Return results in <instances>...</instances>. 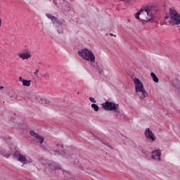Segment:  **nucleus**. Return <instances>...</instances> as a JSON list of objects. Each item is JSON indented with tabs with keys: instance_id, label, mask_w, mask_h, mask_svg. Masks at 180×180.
Segmentation results:
<instances>
[{
	"instance_id": "f257e3e1",
	"label": "nucleus",
	"mask_w": 180,
	"mask_h": 180,
	"mask_svg": "<svg viewBox=\"0 0 180 180\" xmlns=\"http://www.w3.org/2000/svg\"><path fill=\"white\" fill-rule=\"evenodd\" d=\"M78 56L86 60V61H89L90 63H95V54L92 51L88 49L87 48H84L77 52Z\"/></svg>"
},
{
	"instance_id": "f03ea898",
	"label": "nucleus",
	"mask_w": 180,
	"mask_h": 180,
	"mask_svg": "<svg viewBox=\"0 0 180 180\" xmlns=\"http://www.w3.org/2000/svg\"><path fill=\"white\" fill-rule=\"evenodd\" d=\"M169 13L170 15L169 23H170L172 26L180 25V14L176 11L175 8H170Z\"/></svg>"
},
{
	"instance_id": "7ed1b4c3",
	"label": "nucleus",
	"mask_w": 180,
	"mask_h": 180,
	"mask_svg": "<svg viewBox=\"0 0 180 180\" xmlns=\"http://www.w3.org/2000/svg\"><path fill=\"white\" fill-rule=\"evenodd\" d=\"M134 82L135 84L136 92H141V94L139 96V98L141 99H144V98L147 96V91H146V89L144 88V85H143V82H141V81H140L137 77L134 79Z\"/></svg>"
},
{
	"instance_id": "20e7f679",
	"label": "nucleus",
	"mask_w": 180,
	"mask_h": 180,
	"mask_svg": "<svg viewBox=\"0 0 180 180\" xmlns=\"http://www.w3.org/2000/svg\"><path fill=\"white\" fill-rule=\"evenodd\" d=\"M102 106L103 108V109L105 110H110V112H115V115L117 116V117H119V110H117V109H119V104H116L115 102H112V101H105V103H103Z\"/></svg>"
},
{
	"instance_id": "39448f33",
	"label": "nucleus",
	"mask_w": 180,
	"mask_h": 180,
	"mask_svg": "<svg viewBox=\"0 0 180 180\" xmlns=\"http://www.w3.org/2000/svg\"><path fill=\"white\" fill-rule=\"evenodd\" d=\"M79 162L81 164H88V162H89V160L85 158V157H83L82 155H79V158L75 159V160L74 161L75 165H78L80 169L84 170V167L79 165Z\"/></svg>"
},
{
	"instance_id": "423d86ee",
	"label": "nucleus",
	"mask_w": 180,
	"mask_h": 180,
	"mask_svg": "<svg viewBox=\"0 0 180 180\" xmlns=\"http://www.w3.org/2000/svg\"><path fill=\"white\" fill-rule=\"evenodd\" d=\"M30 134L34 138V143H37V144H43V141H44V137L39 135L34 132V131H31Z\"/></svg>"
},
{
	"instance_id": "0eeeda50",
	"label": "nucleus",
	"mask_w": 180,
	"mask_h": 180,
	"mask_svg": "<svg viewBox=\"0 0 180 180\" xmlns=\"http://www.w3.org/2000/svg\"><path fill=\"white\" fill-rule=\"evenodd\" d=\"M144 136L147 140H150L152 142L157 140V137H155V135H154V133H153V131L150 128H147L145 130Z\"/></svg>"
},
{
	"instance_id": "6e6552de",
	"label": "nucleus",
	"mask_w": 180,
	"mask_h": 180,
	"mask_svg": "<svg viewBox=\"0 0 180 180\" xmlns=\"http://www.w3.org/2000/svg\"><path fill=\"white\" fill-rule=\"evenodd\" d=\"M13 158H16L17 161H19L20 162H21L22 164H24V165L27 164V162H29L27 161V159H26V156H25L22 154L14 153L13 155Z\"/></svg>"
},
{
	"instance_id": "1a4fd4ad",
	"label": "nucleus",
	"mask_w": 180,
	"mask_h": 180,
	"mask_svg": "<svg viewBox=\"0 0 180 180\" xmlns=\"http://www.w3.org/2000/svg\"><path fill=\"white\" fill-rule=\"evenodd\" d=\"M142 12H144L143 9H141L139 11H138L135 14L136 19H139V20H140V22H142V23H144L145 22H151V20H153V16H151L150 18H148L146 17L145 19H143L142 18H140V15L141 16V13Z\"/></svg>"
},
{
	"instance_id": "9d476101",
	"label": "nucleus",
	"mask_w": 180,
	"mask_h": 180,
	"mask_svg": "<svg viewBox=\"0 0 180 180\" xmlns=\"http://www.w3.org/2000/svg\"><path fill=\"white\" fill-rule=\"evenodd\" d=\"M45 166L46 167V168L51 169V171L61 170V167L60 166H58L57 164H56V162H46L45 164Z\"/></svg>"
},
{
	"instance_id": "9b49d317",
	"label": "nucleus",
	"mask_w": 180,
	"mask_h": 180,
	"mask_svg": "<svg viewBox=\"0 0 180 180\" xmlns=\"http://www.w3.org/2000/svg\"><path fill=\"white\" fill-rule=\"evenodd\" d=\"M56 23V25H59V26H58V28H57V32L59 33V34L64 33V30L63 29V27H61V26H63V25H64V23H65V20H59L58 19Z\"/></svg>"
},
{
	"instance_id": "f8f14e48",
	"label": "nucleus",
	"mask_w": 180,
	"mask_h": 180,
	"mask_svg": "<svg viewBox=\"0 0 180 180\" xmlns=\"http://www.w3.org/2000/svg\"><path fill=\"white\" fill-rule=\"evenodd\" d=\"M62 11H63V12H70V11H71V4L65 1L62 6Z\"/></svg>"
},
{
	"instance_id": "ddd939ff",
	"label": "nucleus",
	"mask_w": 180,
	"mask_h": 180,
	"mask_svg": "<svg viewBox=\"0 0 180 180\" xmlns=\"http://www.w3.org/2000/svg\"><path fill=\"white\" fill-rule=\"evenodd\" d=\"M20 58H22V60H27L32 57L30 53L28 52L26 53H22L19 55Z\"/></svg>"
},
{
	"instance_id": "4468645a",
	"label": "nucleus",
	"mask_w": 180,
	"mask_h": 180,
	"mask_svg": "<svg viewBox=\"0 0 180 180\" xmlns=\"http://www.w3.org/2000/svg\"><path fill=\"white\" fill-rule=\"evenodd\" d=\"M0 154H1V155L5 157L6 158H9V157H11V152L6 151V150L5 149H1L0 150Z\"/></svg>"
},
{
	"instance_id": "2eb2a0df",
	"label": "nucleus",
	"mask_w": 180,
	"mask_h": 180,
	"mask_svg": "<svg viewBox=\"0 0 180 180\" xmlns=\"http://www.w3.org/2000/svg\"><path fill=\"white\" fill-rule=\"evenodd\" d=\"M60 172H62L63 175L64 176L65 180L68 179V178H70V176H71V174H70V172L65 171V170H63L60 168V170H59Z\"/></svg>"
},
{
	"instance_id": "dca6fc26",
	"label": "nucleus",
	"mask_w": 180,
	"mask_h": 180,
	"mask_svg": "<svg viewBox=\"0 0 180 180\" xmlns=\"http://www.w3.org/2000/svg\"><path fill=\"white\" fill-rule=\"evenodd\" d=\"M152 154H154L156 157H158V161H161V150H155V151L152 152Z\"/></svg>"
},
{
	"instance_id": "f3484780",
	"label": "nucleus",
	"mask_w": 180,
	"mask_h": 180,
	"mask_svg": "<svg viewBox=\"0 0 180 180\" xmlns=\"http://www.w3.org/2000/svg\"><path fill=\"white\" fill-rule=\"evenodd\" d=\"M150 77L153 78V80L154 81V82H158L159 79L158 77H157V75H155V74L154 72H151L150 73Z\"/></svg>"
},
{
	"instance_id": "a211bd4d",
	"label": "nucleus",
	"mask_w": 180,
	"mask_h": 180,
	"mask_svg": "<svg viewBox=\"0 0 180 180\" xmlns=\"http://www.w3.org/2000/svg\"><path fill=\"white\" fill-rule=\"evenodd\" d=\"M31 80L24 79L22 80V85L23 86H29L31 84Z\"/></svg>"
},
{
	"instance_id": "6ab92c4d",
	"label": "nucleus",
	"mask_w": 180,
	"mask_h": 180,
	"mask_svg": "<svg viewBox=\"0 0 180 180\" xmlns=\"http://www.w3.org/2000/svg\"><path fill=\"white\" fill-rule=\"evenodd\" d=\"M41 78H42V79H50V75H49L48 72H45L41 75Z\"/></svg>"
},
{
	"instance_id": "aec40b11",
	"label": "nucleus",
	"mask_w": 180,
	"mask_h": 180,
	"mask_svg": "<svg viewBox=\"0 0 180 180\" xmlns=\"http://www.w3.org/2000/svg\"><path fill=\"white\" fill-rule=\"evenodd\" d=\"M91 108L94 109V112H98L99 110V106L96 103L91 104Z\"/></svg>"
},
{
	"instance_id": "412c9836",
	"label": "nucleus",
	"mask_w": 180,
	"mask_h": 180,
	"mask_svg": "<svg viewBox=\"0 0 180 180\" xmlns=\"http://www.w3.org/2000/svg\"><path fill=\"white\" fill-rule=\"evenodd\" d=\"M57 20H58L57 18L53 16V18L51 20L52 23H53V25H54L57 22Z\"/></svg>"
},
{
	"instance_id": "4be33fe9",
	"label": "nucleus",
	"mask_w": 180,
	"mask_h": 180,
	"mask_svg": "<svg viewBox=\"0 0 180 180\" xmlns=\"http://www.w3.org/2000/svg\"><path fill=\"white\" fill-rule=\"evenodd\" d=\"M144 11L146 12L147 15H148V13H150V7H145Z\"/></svg>"
},
{
	"instance_id": "5701e85b",
	"label": "nucleus",
	"mask_w": 180,
	"mask_h": 180,
	"mask_svg": "<svg viewBox=\"0 0 180 180\" xmlns=\"http://www.w3.org/2000/svg\"><path fill=\"white\" fill-rule=\"evenodd\" d=\"M90 102H93V103H96V100L94 98V97H89Z\"/></svg>"
},
{
	"instance_id": "b1692460",
	"label": "nucleus",
	"mask_w": 180,
	"mask_h": 180,
	"mask_svg": "<svg viewBox=\"0 0 180 180\" xmlns=\"http://www.w3.org/2000/svg\"><path fill=\"white\" fill-rule=\"evenodd\" d=\"M56 147H58V150H60V148H63L64 146H63V144L57 143Z\"/></svg>"
},
{
	"instance_id": "393cba45",
	"label": "nucleus",
	"mask_w": 180,
	"mask_h": 180,
	"mask_svg": "<svg viewBox=\"0 0 180 180\" xmlns=\"http://www.w3.org/2000/svg\"><path fill=\"white\" fill-rule=\"evenodd\" d=\"M46 16L49 19H51V20L53 18V16L50 13H46Z\"/></svg>"
},
{
	"instance_id": "a878e982",
	"label": "nucleus",
	"mask_w": 180,
	"mask_h": 180,
	"mask_svg": "<svg viewBox=\"0 0 180 180\" xmlns=\"http://www.w3.org/2000/svg\"><path fill=\"white\" fill-rule=\"evenodd\" d=\"M103 144H105V146H107V147H110V148H113V147H112V146L109 145V143H108V142H103Z\"/></svg>"
},
{
	"instance_id": "bb28decb",
	"label": "nucleus",
	"mask_w": 180,
	"mask_h": 180,
	"mask_svg": "<svg viewBox=\"0 0 180 180\" xmlns=\"http://www.w3.org/2000/svg\"><path fill=\"white\" fill-rule=\"evenodd\" d=\"M139 150H140L141 153H142V154H146V150H144V148H140Z\"/></svg>"
},
{
	"instance_id": "cd10ccee",
	"label": "nucleus",
	"mask_w": 180,
	"mask_h": 180,
	"mask_svg": "<svg viewBox=\"0 0 180 180\" xmlns=\"http://www.w3.org/2000/svg\"><path fill=\"white\" fill-rule=\"evenodd\" d=\"M34 74L35 77H38V75H39V70L38 69L36 70Z\"/></svg>"
},
{
	"instance_id": "c85d7f7f",
	"label": "nucleus",
	"mask_w": 180,
	"mask_h": 180,
	"mask_svg": "<svg viewBox=\"0 0 180 180\" xmlns=\"http://www.w3.org/2000/svg\"><path fill=\"white\" fill-rule=\"evenodd\" d=\"M151 157H152L153 160H157L158 159V157L155 155H154L153 153H152Z\"/></svg>"
},
{
	"instance_id": "c756f323",
	"label": "nucleus",
	"mask_w": 180,
	"mask_h": 180,
	"mask_svg": "<svg viewBox=\"0 0 180 180\" xmlns=\"http://www.w3.org/2000/svg\"><path fill=\"white\" fill-rule=\"evenodd\" d=\"M44 103H46V105H50V101L45 99L44 100Z\"/></svg>"
},
{
	"instance_id": "7c9ffc66",
	"label": "nucleus",
	"mask_w": 180,
	"mask_h": 180,
	"mask_svg": "<svg viewBox=\"0 0 180 180\" xmlns=\"http://www.w3.org/2000/svg\"><path fill=\"white\" fill-rule=\"evenodd\" d=\"M18 79H19V81H20L21 82H23V81H25V79H23V77H20L18 78Z\"/></svg>"
},
{
	"instance_id": "2f4dec72",
	"label": "nucleus",
	"mask_w": 180,
	"mask_h": 180,
	"mask_svg": "<svg viewBox=\"0 0 180 180\" xmlns=\"http://www.w3.org/2000/svg\"><path fill=\"white\" fill-rule=\"evenodd\" d=\"M52 151H53V153H58V154H60V151H58L57 150H53Z\"/></svg>"
},
{
	"instance_id": "473e14b6",
	"label": "nucleus",
	"mask_w": 180,
	"mask_h": 180,
	"mask_svg": "<svg viewBox=\"0 0 180 180\" xmlns=\"http://www.w3.org/2000/svg\"><path fill=\"white\" fill-rule=\"evenodd\" d=\"M165 19L167 20V19H169V16H168V15H165Z\"/></svg>"
},
{
	"instance_id": "72a5a7b5",
	"label": "nucleus",
	"mask_w": 180,
	"mask_h": 180,
	"mask_svg": "<svg viewBox=\"0 0 180 180\" xmlns=\"http://www.w3.org/2000/svg\"><path fill=\"white\" fill-rule=\"evenodd\" d=\"M1 25H2V20L0 18V27H1Z\"/></svg>"
},
{
	"instance_id": "f704fd0d",
	"label": "nucleus",
	"mask_w": 180,
	"mask_h": 180,
	"mask_svg": "<svg viewBox=\"0 0 180 180\" xmlns=\"http://www.w3.org/2000/svg\"><path fill=\"white\" fill-rule=\"evenodd\" d=\"M110 36L113 37L114 35L112 33H110ZM115 37H116V35H115Z\"/></svg>"
},
{
	"instance_id": "c9c22d12",
	"label": "nucleus",
	"mask_w": 180,
	"mask_h": 180,
	"mask_svg": "<svg viewBox=\"0 0 180 180\" xmlns=\"http://www.w3.org/2000/svg\"><path fill=\"white\" fill-rule=\"evenodd\" d=\"M1 89H4V86H0V90H1Z\"/></svg>"
},
{
	"instance_id": "e433bc0d",
	"label": "nucleus",
	"mask_w": 180,
	"mask_h": 180,
	"mask_svg": "<svg viewBox=\"0 0 180 180\" xmlns=\"http://www.w3.org/2000/svg\"><path fill=\"white\" fill-rule=\"evenodd\" d=\"M54 4H55V5H57V4L56 3V1H54Z\"/></svg>"
},
{
	"instance_id": "4c0bfd02",
	"label": "nucleus",
	"mask_w": 180,
	"mask_h": 180,
	"mask_svg": "<svg viewBox=\"0 0 180 180\" xmlns=\"http://www.w3.org/2000/svg\"><path fill=\"white\" fill-rule=\"evenodd\" d=\"M77 94L79 95V91L77 92Z\"/></svg>"
},
{
	"instance_id": "58836bf2",
	"label": "nucleus",
	"mask_w": 180,
	"mask_h": 180,
	"mask_svg": "<svg viewBox=\"0 0 180 180\" xmlns=\"http://www.w3.org/2000/svg\"><path fill=\"white\" fill-rule=\"evenodd\" d=\"M51 154H53V153L51 152V150L50 151Z\"/></svg>"
},
{
	"instance_id": "ea45409f",
	"label": "nucleus",
	"mask_w": 180,
	"mask_h": 180,
	"mask_svg": "<svg viewBox=\"0 0 180 180\" xmlns=\"http://www.w3.org/2000/svg\"><path fill=\"white\" fill-rule=\"evenodd\" d=\"M87 173L91 174V172H87Z\"/></svg>"
}]
</instances>
